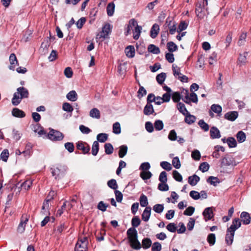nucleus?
Wrapping results in <instances>:
<instances>
[{
	"label": "nucleus",
	"instance_id": "f257e3e1",
	"mask_svg": "<svg viewBox=\"0 0 251 251\" xmlns=\"http://www.w3.org/2000/svg\"><path fill=\"white\" fill-rule=\"evenodd\" d=\"M28 96V90L25 87H21L17 89V91L14 94L12 99V103L14 105H18L21 100L24 98H26Z\"/></svg>",
	"mask_w": 251,
	"mask_h": 251
},
{
	"label": "nucleus",
	"instance_id": "f03ea898",
	"mask_svg": "<svg viewBox=\"0 0 251 251\" xmlns=\"http://www.w3.org/2000/svg\"><path fill=\"white\" fill-rule=\"evenodd\" d=\"M184 94V98L182 100L186 103L190 104L191 102L197 103L198 101L197 95L194 92L191 93L190 94L187 90H184L182 92Z\"/></svg>",
	"mask_w": 251,
	"mask_h": 251
},
{
	"label": "nucleus",
	"instance_id": "7ed1b4c3",
	"mask_svg": "<svg viewBox=\"0 0 251 251\" xmlns=\"http://www.w3.org/2000/svg\"><path fill=\"white\" fill-rule=\"evenodd\" d=\"M48 137L52 141H60L64 137L63 134L59 131L51 129L48 133Z\"/></svg>",
	"mask_w": 251,
	"mask_h": 251
},
{
	"label": "nucleus",
	"instance_id": "20e7f679",
	"mask_svg": "<svg viewBox=\"0 0 251 251\" xmlns=\"http://www.w3.org/2000/svg\"><path fill=\"white\" fill-rule=\"evenodd\" d=\"M111 32V26L109 24H106L102 27L101 32L97 35V38L104 39Z\"/></svg>",
	"mask_w": 251,
	"mask_h": 251
},
{
	"label": "nucleus",
	"instance_id": "39448f33",
	"mask_svg": "<svg viewBox=\"0 0 251 251\" xmlns=\"http://www.w3.org/2000/svg\"><path fill=\"white\" fill-rule=\"evenodd\" d=\"M28 221V216L27 215H23L21 217V222L19 224L17 231L19 233H23L25 230V226L26 223Z\"/></svg>",
	"mask_w": 251,
	"mask_h": 251
},
{
	"label": "nucleus",
	"instance_id": "423d86ee",
	"mask_svg": "<svg viewBox=\"0 0 251 251\" xmlns=\"http://www.w3.org/2000/svg\"><path fill=\"white\" fill-rule=\"evenodd\" d=\"M221 165L222 167H227L230 166H235V161L231 157H225L221 159Z\"/></svg>",
	"mask_w": 251,
	"mask_h": 251
},
{
	"label": "nucleus",
	"instance_id": "0eeeda50",
	"mask_svg": "<svg viewBox=\"0 0 251 251\" xmlns=\"http://www.w3.org/2000/svg\"><path fill=\"white\" fill-rule=\"evenodd\" d=\"M66 170L63 167H57L52 169L51 173L53 176L56 179L57 177L63 176Z\"/></svg>",
	"mask_w": 251,
	"mask_h": 251
},
{
	"label": "nucleus",
	"instance_id": "6e6552de",
	"mask_svg": "<svg viewBox=\"0 0 251 251\" xmlns=\"http://www.w3.org/2000/svg\"><path fill=\"white\" fill-rule=\"evenodd\" d=\"M248 52L245 51L242 54H240L237 60V64L240 66L245 65L247 63V56Z\"/></svg>",
	"mask_w": 251,
	"mask_h": 251
},
{
	"label": "nucleus",
	"instance_id": "1a4fd4ad",
	"mask_svg": "<svg viewBox=\"0 0 251 251\" xmlns=\"http://www.w3.org/2000/svg\"><path fill=\"white\" fill-rule=\"evenodd\" d=\"M78 150H81L84 154L88 153L90 151V147L86 144L82 142H78L76 144Z\"/></svg>",
	"mask_w": 251,
	"mask_h": 251
},
{
	"label": "nucleus",
	"instance_id": "9d476101",
	"mask_svg": "<svg viewBox=\"0 0 251 251\" xmlns=\"http://www.w3.org/2000/svg\"><path fill=\"white\" fill-rule=\"evenodd\" d=\"M50 45V43L48 39L44 40L42 43L40 50L43 54H46L48 52Z\"/></svg>",
	"mask_w": 251,
	"mask_h": 251
},
{
	"label": "nucleus",
	"instance_id": "9b49d317",
	"mask_svg": "<svg viewBox=\"0 0 251 251\" xmlns=\"http://www.w3.org/2000/svg\"><path fill=\"white\" fill-rule=\"evenodd\" d=\"M238 113L237 111H230L226 113L224 117L226 119L230 121H234L238 117Z\"/></svg>",
	"mask_w": 251,
	"mask_h": 251
},
{
	"label": "nucleus",
	"instance_id": "f8f14e48",
	"mask_svg": "<svg viewBox=\"0 0 251 251\" xmlns=\"http://www.w3.org/2000/svg\"><path fill=\"white\" fill-rule=\"evenodd\" d=\"M241 225V222L238 218L235 219L229 228L227 229L228 231H233L235 232V230L239 228Z\"/></svg>",
	"mask_w": 251,
	"mask_h": 251
},
{
	"label": "nucleus",
	"instance_id": "ddd939ff",
	"mask_svg": "<svg viewBox=\"0 0 251 251\" xmlns=\"http://www.w3.org/2000/svg\"><path fill=\"white\" fill-rule=\"evenodd\" d=\"M205 221L211 219L213 217V212L212 207L206 208L202 213Z\"/></svg>",
	"mask_w": 251,
	"mask_h": 251
},
{
	"label": "nucleus",
	"instance_id": "4468645a",
	"mask_svg": "<svg viewBox=\"0 0 251 251\" xmlns=\"http://www.w3.org/2000/svg\"><path fill=\"white\" fill-rule=\"evenodd\" d=\"M87 246V238L86 237H83L82 239H80L78 240L75 245V248L78 249L82 248L83 249H86Z\"/></svg>",
	"mask_w": 251,
	"mask_h": 251
},
{
	"label": "nucleus",
	"instance_id": "2eb2a0df",
	"mask_svg": "<svg viewBox=\"0 0 251 251\" xmlns=\"http://www.w3.org/2000/svg\"><path fill=\"white\" fill-rule=\"evenodd\" d=\"M127 235L130 241L137 238V231L134 227H130L127 231Z\"/></svg>",
	"mask_w": 251,
	"mask_h": 251
},
{
	"label": "nucleus",
	"instance_id": "dca6fc26",
	"mask_svg": "<svg viewBox=\"0 0 251 251\" xmlns=\"http://www.w3.org/2000/svg\"><path fill=\"white\" fill-rule=\"evenodd\" d=\"M151 214V207H146L142 214V219L145 222H148Z\"/></svg>",
	"mask_w": 251,
	"mask_h": 251
},
{
	"label": "nucleus",
	"instance_id": "f3484780",
	"mask_svg": "<svg viewBox=\"0 0 251 251\" xmlns=\"http://www.w3.org/2000/svg\"><path fill=\"white\" fill-rule=\"evenodd\" d=\"M210 137L212 139L219 138L221 137L219 130L216 127L213 126L210 130Z\"/></svg>",
	"mask_w": 251,
	"mask_h": 251
},
{
	"label": "nucleus",
	"instance_id": "a211bd4d",
	"mask_svg": "<svg viewBox=\"0 0 251 251\" xmlns=\"http://www.w3.org/2000/svg\"><path fill=\"white\" fill-rule=\"evenodd\" d=\"M12 114L13 116L17 118H24L25 116V113L17 108H14L12 111Z\"/></svg>",
	"mask_w": 251,
	"mask_h": 251
},
{
	"label": "nucleus",
	"instance_id": "6ab92c4d",
	"mask_svg": "<svg viewBox=\"0 0 251 251\" xmlns=\"http://www.w3.org/2000/svg\"><path fill=\"white\" fill-rule=\"evenodd\" d=\"M240 217L244 224L247 225L250 223L251 217L248 212H242Z\"/></svg>",
	"mask_w": 251,
	"mask_h": 251
},
{
	"label": "nucleus",
	"instance_id": "aec40b11",
	"mask_svg": "<svg viewBox=\"0 0 251 251\" xmlns=\"http://www.w3.org/2000/svg\"><path fill=\"white\" fill-rule=\"evenodd\" d=\"M234 232L228 231L227 230V233L226 236V242L228 245H231L233 241Z\"/></svg>",
	"mask_w": 251,
	"mask_h": 251
},
{
	"label": "nucleus",
	"instance_id": "412c9836",
	"mask_svg": "<svg viewBox=\"0 0 251 251\" xmlns=\"http://www.w3.org/2000/svg\"><path fill=\"white\" fill-rule=\"evenodd\" d=\"M159 31V26L158 25L154 24L151 30V36L152 38H155L158 35Z\"/></svg>",
	"mask_w": 251,
	"mask_h": 251
},
{
	"label": "nucleus",
	"instance_id": "4be33fe9",
	"mask_svg": "<svg viewBox=\"0 0 251 251\" xmlns=\"http://www.w3.org/2000/svg\"><path fill=\"white\" fill-rule=\"evenodd\" d=\"M125 53L128 57L132 58L135 55V49L133 46H129L125 49Z\"/></svg>",
	"mask_w": 251,
	"mask_h": 251
},
{
	"label": "nucleus",
	"instance_id": "5701e85b",
	"mask_svg": "<svg viewBox=\"0 0 251 251\" xmlns=\"http://www.w3.org/2000/svg\"><path fill=\"white\" fill-rule=\"evenodd\" d=\"M200 178L196 175H194L188 177V182L191 186H195L200 181Z\"/></svg>",
	"mask_w": 251,
	"mask_h": 251
},
{
	"label": "nucleus",
	"instance_id": "b1692460",
	"mask_svg": "<svg viewBox=\"0 0 251 251\" xmlns=\"http://www.w3.org/2000/svg\"><path fill=\"white\" fill-rule=\"evenodd\" d=\"M89 115L93 118L99 119L100 117V111L96 108H92L90 111Z\"/></svg>",
	"mask_w": 251,
	"mask_h": 251
},
{
	"label": "nucleus",
	"instance_id": "393cba45",
	"mask_svg": "<svg viewBox=\"0 0 251 251\" xmlns=\"http://www.w3.org/2000/svg\"><path fill=\"white\" fill-rule=\"evenodd\" d=\"M185 122L191 125L194 123L196 120V118L195 116L191 115L189 112L185 114Z\"/></svg>",
	"mask_w": 251,
	"mask_h": 251
},
{
	"label": "nucleus",
	"instance_id": "a878e982",
	"mask_svg": "<svg viewBox=\"0 0 251 251\" xmlns=\"http://www.w3.org/2000/svg\"><path fill=\"white\" fill-rule=\"evenodd\" d=\"M154 112L153 106L151 103H147L144 109V113L146 115H150Z\"/></svg>",
	"mask_w": 251,
	"mask_h": 251
},
{
	"label": "nucleus",
	"instance_id": "bb28decb",
	"mask_svg": "<svg viewBox=\"0 0 251 251\" xmlns=\"http://www.w3.org/2000/svg\"><path fill=\"white\" fill-rule=\"evenodd\" d=\"M67 99L72 101H75L77 99V95L74 90L71 91L66 95Z\"/></svg>",
	"mask_w": 251,
	"mask_h": 251
},
{
	"label": "nucleus",
	"instance_id": "cd10ccee",
	"mask_svg": "<svg viewBox=\"0 0 251 251\" xmlns=\"http://www.w3.org/2000/svg\"><path fill=\"white\" fill-rule=\"evenodd\" d=\"M9 61L11 66L9 67L10 69H13L15 65L18 64V61L16 56L14 53H11L9 57Z\"/></svg>",
	"mask_w": 251,
	"mask_h": 251
},
{
	"label": "nucleus",
	"instance_id": "c85d7f7f",
	"mask_svg": "<svg viewBox=\"0 0 251 251\" xmlns=\"http://www.w3.org/2000/svg\"><path fill=\"white\" fill-rule=\"evenodd\" d=\"M130 242V245L131 247L135 250H139L141 248V245L140 242L138 240L137 238L131 240Z\"/></svg>",
	"mask_w": 251,
	"mask_h": 251
},
{
	"label": "nucleus",
	"instance_id": "c756f323",
	"mask_svg": "<svg viewBox=\"0 0 251 251\" xmlns=\"http://www.w3.org/2000/svg\"><path fill=\"white\" fill-rule=\"evenodd\" d=\"M142 27L137 25L133 31V37L135 40H137L140 37Z\"/></svg>",
	"mask_w": 251,
	"mask_h": 251
},
{
	"label": "nucleus",
	"instance_id": "7c9ffc66",
	"mask_svg": "<svg viewBox=\"0 0 251 251\" xmlns=\"http://www.w3.org/2000/svg\"><path fill=\"white\" fill-rule=\"evenodd\" d=\"M115 10V4L113 2L109 3L106 7V10L107 15L109 16H112L114 13Z\"/></svg>",
	"mask_w": 251,
	"mask_h": 251
},
{
	"label": "nucleus",
	"instance_id": "2f4dec72",
	"mask_svg": "<svg viewBox=\"0 0 251 251\" xmlns=\"http://www.w3.org/2000/svg\"><path fill=\"white\" fill-rule=\"evenodd\" d=\"M169 32L171 34H174L177 31L176 24L174 22L170 21L168 24Z\"/></svg>",
	"mask_w": 251,
	"mask_h": 251
},
{
	"label": "nucleus",
	"instance_id": "473e14b6",
	"mask_svg": "<svg viewBox=\"0 0 251 251\" xmlns=\"http://www.w3.org/2000/svg\"><path fill=\"white\" fill-rule=\"evenodd\" d=\"M119 151V156L120 158L124 157L127 151V147L126 145H122L120 147Z\"/></svg>",
	"mask_w": 251,
	"mask_h": 251
},
{
	"label": "nucleus",
	"instance_id": "72a5a7b5",
	"mask_svg": "<svg viewBox=\"0 0 251 251\" xmlns=\"http://www.w3.org/2000/svg\"><path fill=\"white\" fill-rule=\"evenodd\" d=\"M148 50L149 52L153 54H157L160 53V50L159 48L153 44L150 45L148 48Z\"/></svg>",
	"mask_w": 251,
	"mask_h": 251
},
{
	"label": "nucleus",
	"instance_id": "f704fd0d",
	"mask_svg": "<svg viewBox=\"0 0 251 251\" xmlns=\"http://www.w3.org/2000/svg\"><path fill=\"white\" fill-rule=\"evenodd\" d=\"M211 110L213 112L219 115L221 113L222 111V108L219 104H213L211 106Z\"/></svg>",
	"mask_w": 251,
	"mask_h": 251
},
{
	"label": "nucleus",
	"instance_id": "c9c22d12",
	"mask_svg": "<svg viewBox=\"0 0 251 251\" xmlns=\"http://www.w3.org/2000/svg\"><path fill=\"white\" fill-rule=\"evenodd\" d=\"M177 107L179 112L184 115L189 112L186 109L185 105L182 102H178L177 104Z\"/></svg>",
	"mask_w": 251,
	"mask_h": 251
},
{
	"label": "nucleus",
	"instance_id": "e433bc0d",
	"mask_svg": "<svg viewBox=\"0 0 251 251\" xmlns=\"http://www.w3.org/2000/svg\"><path fill=\"white\" fill-rule=\"evenodd\" d=\"M142 243L143 248L147 249L151 246L152 242L150 238H146L142 240Z\"/></svg>",
	"mask_w": 251,
	"mask_h": 251
},
{
	"label": "nucleus",
	"instance_id": "4c0bfd02",
	"mask_svg": "<svg viewBox=\"0 0 251 251\" xmlns=\"http://www.w3.org/2000/svg\"><path fill=\"white\" fill-rule=\"evenodd\" d=\"M99 150V144L97 141H95L94 142L92 147V154L94 156H96Z\"/></svg>",
	"mask_w": 251,
	"mask_h": 251
},
{
	"label": "nucleus",
	"instance_id": "58836bf2",
	"mask_svg": "<svg viewBox=\"0 0 251 251\" xmlns=\"http://www.w3.org/2000/svg\"><path fill=\"white\" fill-rule=\"evenodd\" d=\"M236 138L239 142L242 143L246 140V134L243 131H240L237 133Z\"/></svg>",
	"mask_w": 251,
	"mask_h": 251
},
{
	"label": "nucleus",
	"instance_id": "ea45409f",
	"mask_svg": "<svg viewBox=\"0 0 251 251\" xmlns=\"http://www.w3.org/2000/svg\"><path fill=\"white\" fill-rule=\"evenodd\" d=\"M172 69L173 74L176 78H178V76H179L181 75H182V74L180 73V68L178 67L177 66L173 64L172 66Z\"/></svg>",
	"mask_w": 251,
	"mask_h": 251
},
{
	"label": "nucleus",
	"instance_id": "a19ab883",
	"mask_svg": "<svg viewBox=\"0 0 251 251\" xmlns=\"http://www.w3.org/2000/svg\"><path fill=\"white\" fill-rule=\"evenodd\" d=\"M140 203L142 207H146L148 204V199L146 196L142 194L140 197Z\"/></svg>",
	"mask_w": 251,
	"mask_h": 251
},
{
	"label": "nucleus",
	"instance_id": "79ce46f5",
	"mask_svg": "<svg viewBox=\"0 0 251 251\" xmlns=\"http://www.w3.org/2000/svg\"><path fill=\"white\" fill-rule=\"evenodd\" d=\"M154 128L156 130L160 131L163 128L164 124L161 120H156L154 124Z\"/></svg>",
	"mask_w": 251,
	"mask_h": 251
},
{
	"label": "nucleus",
	"instance_id": "37998d69",
	"mask_svg": "<svg viewBox=\"0 0 251 251\" xmlns=\"http://www.w3.org/2000/svg\"><path fill=\"white\" fill-rule=\"evenodd\" d=\"M97 139L98 141L104 143L108 139V135L106 133H100L97 135Z\"/></svg>",
	"mask_w": 251,
	"mask_h": 251
},
{
	"label": "nucleus",
	"instance_id": "c03bdc74",
	"mask_svg": "<svg viewBox=\"0 0 251 251\" xmlns=\"http://www.w3.org/2000/svg\"><path fill=\"white\" fill-rule=\"evenodd\" d=\"M121 132V126L119 122H116L113 125V132L119 134Z\"/></svg>",
	"mask_w": 251,
	"mask_h": 251
},
{
	"label": "nucleus",
	"instance_id": "a18cd8bd",
	"mask_svg": "<svg viewBox=\"0 0 251 251\" xmlns=\"http://www.w3.org/2000/svg\"><path fill=\"white\" fill-rule=\"evenodd\" d=\"M203 9L204 8H203L201 6V5L200 4V5L198 6L197 7L196 9V12L197 14V16L200 18H203L204 17V11H203Z\"/></svg>",
	"mask_w": 251,
	"mask_h": 251
},
{
	"label": "nucleus",
	"instance_id": "49530a36",
	"mask_svg": "<svg viewBox=\"0 0 251 251\" xmlns=\"http://www.w3.org/2000/svg\"><path fill=\"white\" fill-rule=\"evenodd\" d=\"M166 77V75L164 73H161L156 76V80L160 84H163Z\"/></svg>",
	"mask_w": 251,
	"mask_h": 251
},
{
	"label": "nucleus",
	"instance_id": "de8ad7c7",
	"mask_svg": "<svg viewBox=\"0 0 251 251\" xmlns=\"http://www.w3.org/2000/svg\"><path fill=\"white\" fill-rule=\"evenodd\" d=\"M168 50L170 52H173L177 49V46L173 42H169L167 44Z\"/></svg>",
	"mask_w": 251,
	"mask_h": 251
},
{
	"label": "nucleus",
	"instance_id": "09e8293b",
	"mask_svg": "<svg viewBox=\"0 0 251 251\" xmlns=\"http://www.w3.org/2000/svg\"><path fill=\"white\" fill-rule=\"evenodd\" d=\"M198 125L205 131H207L209 129V125L203 120H200L199 121Z\"/></svg>",
	"mask_w": 251,
	"mask_h": 251
},
{
	"label": "nucleus",
	"instance_id": "8fccbe9b",
	"mask_svg": "<svg viewBox=\"0 0 251 251\" xmlns=\"http://www.w3.org/2000/svg\"><path fill=\"white\" fill-rule=\"evenodd\" d=\"M105 152L107 154H111L113 151V147L110 143H106L104 145Z\"/></svg>",
	"mask_w": 251,
	"mask_h": 251
},
{
	"label": "nucleus",
	"instance_id": "3c124183",
	"mask_svg": "<svg viewBox=\"0 0 251 251\" xmlns=\"http://www.w3.org/2000/svg\"><path fill=\"white\" fill-rule=\"evenodd\" d=\"M9 151L8 150H4L0 154V158L3 161L6 162L9 157Z\"/></svg>",
	"mask_w": 251,
	"mask_h": 251
},
{
	"label": "nucleus",
	"instance_id": "603ef678",
	"mask_svg": "<svg viewBox=\"0 0 251 251\" xmlns=\"http://www.w3.org/2000/svg\"><path fill=\"white\" fill-rule=\"evenodd\" d=\"M152 176V174L150 171H142L140 173V176L144 180L148 179Z\"/></svg>",
	"mask_w": 251,
	"mask_h": 251
},
{
	"label": "nucleus",
	"instance_id": "864d4df0",
	"mask_svg": "<svg viewBox=\"0 0 251 251\" xmlns=\"http://www.w3.org/2000/svg\"><path fill=\"white\" fill-rule=\"evenodd\" d=\"M164 205L163 204H155L153 207V210L157 213H161L163 212L164 210Z\"/></svg>",
	"mask_w": 251,
	"mask_h": 251
},
{
	"label": "nucleus",
	"instance_id": "5fc2aeb1",
	"mask_svg": "<svg viewBox=\"0 0 251 251\" xmlns=\"http://www.w3.org/2000/svg\"><path fill=\"white\" fill-rule=\"evenodd\" d=\"M207 181L208 183L211 185H213L214 186H216L217 183H219V179L217 177L213 176L209 177Z\"/></svg>",
	"mask_w": 251,
	"mask_h": 251
},
{
	"label": "nucleus",
	"instance_id": "6e6d98bb",
	"mask_svg": "<svg viewBox=\"0 0 251 251\" xmlns=\"http://www.w3.org/2000/svg\"><path fill=\"white\" fill-rule=\"evenodd\" d=\"M62 109L64 111L68 112H72L74 110L73 106L68 102H65L63 104Z\"/></svg>",
	"mask_w": 251,
	"mask_h": 251
},
{
	"label": "nucleus",
	"instance_id": "4d7b16f0",
	"mask_svg": "<svg viewBox=\"0 0 251 251\" xmlns=\"http://www.w3.org/2000/svg\"><path fill=\"white\" fill-rule=\"evenodd\" d=\"M227 143L229 148H234L237 146L235 139L233 137H229L227 139Z\"/></svg>",
	"mask_w": 251,
	"mask_h": 251
},
{
	"label": "nucleus",
	"instance_id": "13d9d810",
	"mask_svg": "<svg viewBox=\"0 0 251 251\" xmlns=\"http://www.w3.org/2000/svg\"><path fill=\"white\" fill-rule=\"evenodd\" d=\"M187 26L188 25L184 21L181 22L177 29V32L180 33L183 30L186 29L187 27Z\"/></svg>",
	"mask_w": 251,
	"mask_h": 251
},
{
	"label": "nucleus",
	"instance_id": "bf43d9fd",
	"mask_svg": "<svg viewBox=\"0 0 251 251\" xmlns=\"http://www.w3.org/2000/svg\"><path fill=\"white\" fill-rule=\"evenodd\" d=\"M215 235L213 233H210L208 235L207 242L210 245H214L215 243Z\"/></svg>",
	"mask_w": 251,
	"mask_h": 251
},
{
	"label": "nucleus",
	"instance_id": "052dcab7",
	"mask_svg": "<svg viewBox=\"0 0 251 251\" xmlns=\"http://www.w3.org/2000/svg\"><path fill=\"white\" fill-rule=\"evenodd\" d=\"M217 53L214 51L209 58V63L210 65L214 64L217 61Z\"/></svg>",
	"mask_w": 251,
	"mask_h": 251
},
{
	"label": "nucleus",
	"instance_id": "680f3d73",
	"mask_svg": "<svg viewBox=\"0 0 251 251\" xmlns=\"http://www.w3.org/2000/svg\"><path fill=\"white\" fill-rule=\"evenodd\" d=\"M32 184V181L31 180H26L22 184L21 187H22L25 190H27L30 188Z\"/></svg>",
	"mask_w": 251,
	"mask_h": 251
},
{
	"label": "nucleus",
	"instance_id": "e2e57ef3",
	"mask_svg": "<svg viewBox=\"0 0 251 251\" xmlns=\"http://www.w3.org/2000/svg\"><path fill=\"white\" fill-rule=\"evenodd\" d=\"M141 223V221L138 216L134 217L132 219L131 224L133 227H138Z\"/></svg>",
	"mask_w": 251,
	"mask_h": 251
},
{
	"label": "nucleus",
	"instance_id": "0e129e2a",
	"mask_svg": "<svg viewBox=\"0 0 251 251\" xmlns=\"http://www.w3.org/2000/svg\"><path fill=\"white\" fill-rule=\"evenodd\" d=\"M160 166L167 171H171L172 169L171 164L167 161H163L161 162Z\"/></svg>",
	"mask_w": 251,
	"mask_h": 251
},
{
	"label": "nucleus",
	"instance_id": "69168bd1",
	"mask_svg": "<svg viewBox=\"0 0 251 251\" xmlns=\"http://www.w3.org/2000/svg\"><path fill=\"white\" fill-rule=\"evenodd\" d=\"M168 139L171 141H175L177 139V134L174 129L171 130L168 135Z\"/></svg>",
	"mask_w": 251,
	"mask_h": 251
},
{
	"label": "nucleus",
	"instance_id": "338daca9",
	"mask_svg": "<svg viewBox=\"0 0 251 251\" xmlns=\"http://www.w3.org/2000/svg\"><path fill=\"white\" fill-rule=\"evenodd\" d=\"M158 189L161 191H167L169 190V186L166 182H161L158 184Z\"/></svg>",
	"mask_w": 251,
	"mask_h": 251
},
{
	"label": "nucleus",
	"instance_id": "774afa93",
	"mask_svg": "<svg viewBox=\"0 0 251 251\" xmlns=\"http://www.w3.org/2000/svg\"><path fill=\"white\" fill-rule=\"evenodd\" d=\"M209 168V165L207 162H203L201 163L199 166V169L202 172H207Z\"/></svg>",
	"mask_w": 251,
	"mask_h": 251
}]
</instances>
